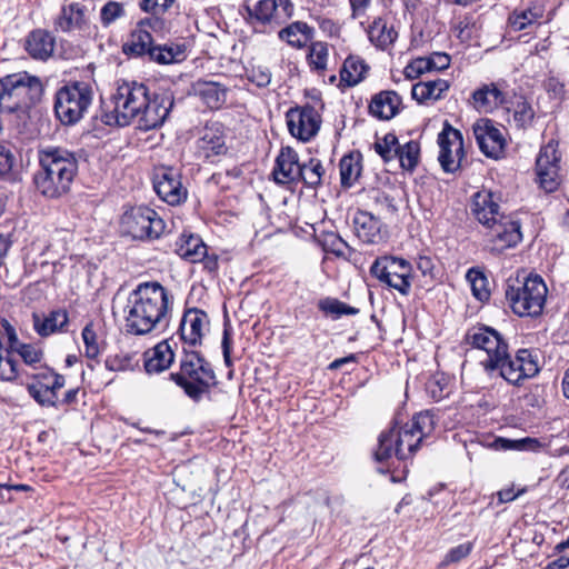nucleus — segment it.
<instances>
[{"instance_id": "46", "label": "nucleus", "mask_w": 569, "mask_h": 569, "mask_svg": "<svg viewBox=\"0 0 569 569\" xmlns=\"http://www.w3.org/2000/svg\"><path fill=\"white\" fill-rule=\"evenodd\" d=\"M408 425L425 439L435 430L436 422L433 415L429 410H426L415 415Z\"/></svg>"}, {"instance_id": "16", "label": "nucleus", "mask_w": 569, "mask_h": 569, "mask_svg": "<svg viewBox=\"0 0 569 569\" xmlns=\"http://www.w3.org/2000/svg\"><path fill=\"white\" fill-rule=\"evenodd\" d=\"M153 189L158 197L170 206H179L188 197V190L181 182V172L173 167L161 166L156 169Z\"/></svg>"}, {"instance_id": "32", "label": "nucleus", "mask_w": 569, "mask_h": 569, "mask_svg": "<svg viewBox=\"0 0 569 569\" xmlns=\"http://www.w3.org/2000/svg\"><path fill=\"white\" fill-rule=\"evenodd\" d=\"M473 106L479 112H491L507 103L506 93L497 83L483 84L472 93Z\"/></svg>"}, {"instance_id": "63", "label": "nucleus", "mask_w": 569, "mask_h": 569, "mask_svg": "<svg viewBox=\"0 0 569 569\" xmlns=\"http://www.w3.org/2000/svg\"><path fill=\"white\" fill-rule=\"evenodd\" d=\"M174 0H142L141 9L147 12H164L169 9Z\"/></svg>"}, {"instance_id": "29", "label": "nucleus", "mask_w": 569, "mask_h": 569, "mask_svg": "<svg viewBox=\"0 0 569 569\" xmlns=\"http://www.w3.org/2000/svg\"><path fill=\"white\" fill-rule=\"evenodd\" d=\"M32 322L34 331L42 338L49 337L56 332L67 331L69 316L66 309H56L47 316L41 317L39 313H32Z\"/></svg>"}, {"instance_id": "31", "label": "nucleus", "mask_w": 569, "mask_h": 569, "mask_svg": "<svg viewBox=\"0 0 569 569\" xmlns=\"http://www.w3.org/2000/svg\"><path fill=\"white\" fill-rule=\"evenodd\" d=\"M56 39L47 30L36 29L31 31L24 43L27 52L37 60H47L54 49Z\"/></svg>"}, {"instance_id": "57", "label": "nucleus", "mask_w": 569, "mask_h": 569, "mask_svg": "<svg viewBox=\"0 0 569 569\" xmlns=\"http://www.w3.org/2000/svg\"><path fill=\"white\" fill-rule=\"evenodd\" d=\"M430 72L429 62H427L426 57H419L413 59L406 68L405 76L408 79H417L422 73Z\"/></svg>"}, {"instance_id": "60", "label": "nucleus", "mask_w": 569, "mask_h": 569, "mask_svg": "<svg viewBox=\"0 0 569 569\" xmlns=\"http://www.w3.org/2000/svg\"><path fill=\"white\" fill-rule=\"evenodd\" d=\"M325 249L338 257L343 256L345 249L348 248L347 242L336 233H329L323 242Z\"/></svg>"}, {"instance_id": "39", "label": "nucleus", "mask_w": 569, "mask_h": 569, "mask_svg": "<svg viewBox=\"0 0 569 569\" xmlns=\"http://www.w3.org/2000/svg\"><path fill=\"white\" fill-rule=\"evenodd\" d=\"M29 396L41 407L58 408V396L50 390L49 383L37 381L27 386Z\"/></svg>"}, {"instance_id": "21", "label": "nucleus", "mask_w": 569, "mask_h": 569, "mask_svg": "<svg viewBox=\"0 0 569 569\" xmlns=\"http://www.w3.org/2000/svg\"><path fill=\"white\" fill-rule=\"evenodd\" d=\"M210 320L206 311L198 308L187 309L180 320L178 335L183 347L196 349L202 345L206 328Z\"/></svg>"}, {"instance_id": "24", "label": "nucleus", "mask_w": 569, "mask_h": 569, "mask_svg": "<svg viewBox=\"0 0 569 569\" xmlns=\"http://www.w3.org/2000/svg\"><path fill=\"white\" fill-rule=\"evenodd\" d=\"M301 166L297 151L291 147H282L272 170L274 181L279 184L298 182L301 177Z\"/></svg>"}, {"instance_id": "53", "label": "nucleus", "mask_w": 569, "mask_h": 569, "mask_svg": "<svg viewBox=\"0 0 569 569\" xmlns=\"http://www.w3.org/2000/svg\"><path fill=\"white\" fill-rule=\"evenodd\" d=\"M447 387L448 385L443 377L433 376L426 382V391L433 401H439L449 393Z\"/></svg>"}, {"instance_id": "14", "label": "nucleus", "mask_w": 569, "mask_h": 569, "mask_svg": "<svg viewBox=\"0 0 569 569\" xmlns=\"http://www.w3.org/2000/svg\"><path fill=\"white\" fill-rule=\"evenodd\" d=\"M465 341L472 348L486 352V358L480 360V366L483 369L495 368L500 359L499 356L509 347L508 342L498 330L485 325L469 328L465 335Z\"/></svg>"}, {"instance_id": "44", "label": "nucleus", "mask_w": 569, "mask_h": 569, "mask_svg": "<svg viewBox=\"0 0 569 569\" xmlns=\"http://www.w3.org/2000/svg\"><path fill=\"white\" fill-rule=\"evenodd\" d=\"M543 16V8L540 6H535L532 8H527L521 10L520 12H513V14L509 18L510 26L516 31L525 30L528 26L538 21Z\"/></svg>"}, {"instance_id": "25", "label": "nucleus", "mask_w": 569, "mask_h": 569, "mask_svg": "<svg viewBox=\"0 0 569 569\" xmlns=\"http://www.w3.org/2000/svg\"><path fill=\"white\" fill-rule=\"evenodd\" d=\"M192 90L203 104L211 110L221 109L227 102L229 87L220 81L198 79Z\"/></svg>"}, {"instance_id": "19", "label": "nucleus", "mask_w": 569, "mask_h": 569, "mask_svg": "<svg viewBox=\"0 0 569 569\" xmlns=\"http://www.w3.org/2000/svg\"><path fill=\"white\" fill-rule=\"evenodd\" d=\"M439 163L445 172L453 173L460 167L463 156V139L459 130L445 123L442 131L438 134Z\"/></svg>"}, {"instance_id": "45", "label": "nucleus", "mask_w": 569, "mask_h": 569, "mask_svg": "<svg viewBox=\"0 0 569 569\" xmlns=\"http://www.w3.org/2000/svg\"><path fill=\"white\" fill-rule=\"evenodd\" d=\"M308 63L313 71L323 72L327 68L328 47L327 43L317 41L311 43L307 56Z\"/></svg>"}, {"instance_id": "56", "label": "nucleus", "mask_w": 569, "mask_h": 569, "mask_svg": "<svg viewBox=\"0 0 569 569\" xmlns=\"http://www.w3.org/2000/svg\"><path fill=\"white\" fill-rule=\"evenodd\" d=\"M248 80L259 88H266L270 84L271 72L267 67H253L248 73Z\"/></svg>"}, {"instance_id": "38", "label": "nucleus", "mask_w": 569, "mask_h": 569, "mask_svg": "<svg viewBox=\"0 0 569 569\" xmlns=\"http://www.w3.org/2000/svg\"><path fill=\"white\" fill-rule=\"evenodd\" d=\"M340 180L343 187H351L360 176V154L349 153L340 160Z\"/></svg>"}, {"instance_id": "18", "label": "nucleus", "mask_w": 569, "mask_h": 569, "mask_svg": "<svg viewBox=\"0 0 569 569\" xmlns=\"http://www.w3.org/2000/svg\"><path fill=\"white\" fill-rule=\"evenodd\" d=\"M286 120L291 136L305 142L313 138L321 126L320 113L308 103L290 108L286 112Z\"/></svg>"}, {"instance_id": "50", "label": "nucleus", "mask_w": 569, "mask_h": 569, "mask_svg": "<svg viewBox=\"0 0 569 569\" xmlns=\"http://www.w3.org/2000/svg\"><path fill=\"white\" fill-rule=\"evenodd\" d=\"M14 166V153L9 147L0 143V178L4 180H12Z\"/></svg>"}, {"instance_id": "20", "label": "nucleus", "mask_w": 569, "mask_h": 569, "mask_svg": "<svg viewBox=\"0 0 569 569\" xmlns=\"http://www.w3.org/2000/svg\"><path fill=\"white\" fill-rule=\"evenodd\" d=\"M150 91L144 83L131 81H123L118 86L112 96V102L117 103L118 109L124 112L129 120L136 119L147 101Z\"/></svg>"}, {"instance_id": "54", "label": "nucleus", "mask_w": 569, "mask_h": 569, "mask_svg": "<svg viewBox=\"0 0 569 569\" xmlns=\"http://www.w3.org/2000/svg\"><path fill=\"white\" fill-rule=\"evenodd\" d=\"M371 199L377 208H379L381 211L389 213V214H396L398 211V206L395 201V198L390 194L380 191L375 190L372 191Z\"/></svg>"}, {"instance_id": "8", "label": "nucleus", "mask_w": 569, "mask_h": 569, "mask_svg": "<svg viewBox=\"0 0 569 569\" xmlns=\"http://www.w3.org/2000/svg\"><path fill=\"white\" fill-rule=\"evenodd\" d=\"M93 100L92 86L87 81H69L54 94L53 110L63 126L78 123Z\"/></svg>"}, {"instance_id": "40", "label": "nucleus", "mask_w": 569, "mask_h": 569, "mask_svg": "<svg viewBox=\"0 0 569 569\" xmlns=\"http://www.w3.org/2000/svg\"><path fill=\"white\" fill-rule=\"evenodd\" d=\"M396 158L399 160L401 168L413 171L419 162L420 144L417 141H409L403 146L395 149Z\"/></svg>"}, {"instance_id": "58", "label": "nucleus", "mask_w": 569, "mask_h": 569, "mask_svg": "<svg viewBox=\"0 0 569 569\" xmlns=\"http://www.w3.org/2000/svg\"><path fill=\"white\" fill-rule=\"evenodd\" d=\"M18 353L22 358L23 362L29 366L40 362L43 357V352L40 349L28 343H22L18 349Z\"/></svg>"}, {"instance_id": "28", "label": "nucleus", "mask_w": 569, "mask_h": 569, "mask_svg": "<svg viewBox=\"0 0 569 569\" xmlns=\"http://www.w3.org/2000/svg\"><path fill=\"white\" fill-rule=\"evenodd\" d=\"M198 149L210 162H213V158L224 154L228 148L222 128L219 124L207 126L198 140Z\"/></svg>"}, {"instance_id": "7", "label": "nucleus", "mask_w": 569, "mask_h": 569, "mask_svg": "<svg viewBox=\"0 0 569 569\" xmlns=\"http://www.w3.org/2000/svg\"><path fill=\"white\" fill-rule=\"evenodd\" d=\"M548 289L539 274H529L522 280L509 281L506 299L509 307L519 317H537L541 315Z\"/></svg>"}, {"instance_id": "33", "label": "nucleus", "mask_w": 569, "mask_h": 569, "mask_svg": "<svg viewBox=\"0 0 569 569\" xmlns=\"http://www.w3.org/2000/svg\"><path fill=\"white\" fill-rule=\"evenodd\" d=\"M449 88V81L440 78L420 81L413 84L411 96L418 103H425L429 100L437 101L443 97V93L447 92Z\"/></svg>"}, {"instance_id": "41", "label": "nucleus", "mask_w": 569, "mask_h": 569, "mask_svg": "<svg viewBox=\"0 0 569 569\" xmlns=\"http://www.w3.org/2000/svg\"><path fill=\"white\" fill-rule=\"evenodd\" d=\"M323 174L325 168L321 161L316 158H310L308 162H302L299 181H302L309 188L316 189L321 184Z\"/></svg>"}, {"instance_id": "5", "label": "nucleus", "mask_w": 569, "mask_h": 569, "mask_svg": "<svg viewBox=\"0 0 569 569\" xmlns=\"http://www.w3.org/2000/svg\"><path fill=\"white\" fill-rule=\"evenodd\" d=\"M169 379L181 388L184 395L194 402L210 393L218 385L212 365L196 349L182 347L179 358V370L171 372Z\"/></svg>"}, {"instance_id": "51", "label": "nucleus", "mask_w": 569, "mask_h": 569, "mask_svg": "<svg viewBox=\"0 0 569 569\" xmlns=\"http://www.w3.org/2000/svg\"><path fill=\"white\" fill-rule=\"evenodd\" d=\"M533 118L535 111L531 104L526 100L518 101L513 110L516 126L518 128H527L532 123Z\"/></svg>"}, {"instance_id": "13", "label": "nucleus", "mask_w": 569, "mask_h": 569, "mask_svg": "<svg viewBox=\"0 0 569 569\" xmlns=\"http://www.w3.org/2000/svg\"><path fill=\"white\" fill-rule=\"evenodd\" d=\"M246 10L254 28H274L292 17L295 6L291 0H246Z\"/></svg>"}, {"instance_id": "48", "label": "nucleus", "mask_w": 569, "mask_h": 569, "mask_svg": "<svg viewBox=\"0 0 569 569\" xmlns=\"http://www.w3.org/2000/svg\"><path fill=\"white\" fill-rule=\"evenodd\" d=\"M400 146L398 138L395 133H387L382 139L377 140L373 144L376 152L383 159L385 162H389L396 159L395 149Z\"/></svg>"}, {"instance_id": "12", "label": "nucleus", "mask_w": 569, "mask_h": 569, "mask_svg": "<svg viewBox=\"0 0 569 569\" xmlns=\"http://www.w3.org/2000/svg\"><path fill=\"white\" fill-rule=\"evenodd\" d=\"M495 368H485L489 376L498 375L511 385H519L522 380L533 377L538 373L537 361L527 349L518 350L515 358L509 353V348L501 353Z\"/></svg>"}, {"instance_id": "23", "label": "nucleus", "mask_w": 569, "mask_h": 569, "mask_svg": "<svg viewBox=\"0 0 569 569\" xmlns=\"http://www.w3.org/2000/svg\"><path fill=\"white\" fill-rule=\"evenodd\" d=\"M473 134L481 152L493 159L502 156L506 140L501 131L493 126L491 120H482L473 126Z\"/></svg>"}, {"instance_id": "15", "label": "nucleus", "mask_w": 569, "mask_h": 569, "mask_svg": "<svg viewBox=\"0 0 569 569\" xmlns=\"http://www.w3.org/2000/svg\"><path fill=\"white\" fill-rule=\"evenodd\" d=\"M144 104L137 117L139 118V129L148 131L159 128L168 119L174 106L173 92L169 89L150 92Z\"/></svg>"}, {"instance_id": "9", "label": "nucleus", "mask_w": 569, "mask_h": 569, "mask_svg": "<svg viewBox=\"0 0 569 569\" xmlns=\"http://www.w3.org/2000/svg\"><path fill=\"white\" fill-rule=\"evenodd\" d=\"M422 441L421 436L415 432L408 423L402 427L395 425L380 432L373 459L382 465H388L393 456L398 460H407L416 453Z\"/></svg>"}, {"instance_id": "61", "label": "nucleus", "mask_w": 569, "mask_h": 569, "mask_svg": "<svg viewBox=\"0 0 569 569\" xmlns=\"http://www.w3.org/2000/svg\"><path fill=\"white\" fill-rule=\"evenodd\" d=\"M472 550V543L466 542L451 548L445 559L446 563L458 562L466 558Z\"/></svg>"}, {"instance_id": "47", "label": "nucleus", "mask_w": 569, "mask_h": 569, "mask_svg": "<svg viewBox=\"0 0 569 569\" xmlns=\"http://www.w3.org/2000/svg\"><path fill=\"white\" fill-rule=\"evenodd\" d=\"M538 445H539L538 440L532 439V438L510 440V439L497 437L490 443V447L496 450H510V449L523 450V449H533Z\"/></svg>"}, {"instance_id": "55", "label": "nucleus", "mask_w": 569, "mask_h": 569, "mask_svg": "<svg viewBox=\"0 0 569 569\" xmlns=\"http://www.w3.org/2000/svg\"><path fill=\"white\" fill-rule=\"evenodd\" d=\"M82 339L84 342L86 357L94 359L99 356L100 349L97 342V333L90 325L82 329Z\"/></svg>"}, {"instance_id": "22", "label": "nucleus", "mask_w": 569, "mask_h": 569, "mask_svg": "<svg viewBox=\"0 0 569 569\" xmlns=\"http://www.w3.org/2000/svg\"><path fill=\"white\" fill-rule=\"evenodd\" d=\"M177 341L170 337L143 352V367L148 375H159L168 370L174 361Z\"/></svg>"}, {"instance_id": "3", "label": "nucleus", "mask_w": 569, "mask_h": 569, "mask_svg": "<svg viewBox=\"0 0 569 569\" xmlns=\"http://www.w3.org/2000/svg\"><path fill=\"white\" fill-rule=\"evenodd\" d=\"M39 166L33 174V183L39 193L57 199L69 192L78 172V160L73 152L48 148L40 152Z\"/></svg>"}, {"instance_id": "4", "label": "nucleus", "mask_w": 569, "mask_h": 569, "mask_svg": "<svg viewBox=\"0 0 569 569\" xmlns=\"http://www.w3.org/2000/svg\"><path fill=\"white\" fill-rule=\"evenodd\" d=\"M163 20L149 17L140 20L122 44V52L130 58H142L158 64L180 62L184 59V44H157L152 36L160 30Z\"/></svg>"}, {"instance_id": "6", "label": "nucleus", "mask_w": 569, "mask_h": 569, "mask_svg": "<svg viewBox=\"0 0 569 569\" xmlns=\"http://www.w3.org/2000/svg\"><path fill=\"white\" fill-rule=\"evenodd\" d=\"M43 93L41 80L27 71L0 78V112L27 113Z\"/></svg>"}, {"instance_id": "30", "label": "nucleus", "mask_w": 569, "mask_h": 569, "mask_svg": "<svg viewBox=\"0 0 569 569\" xmlns=\"http://www.w3.org/2000/svg\"><path fill=\"white\" fill-rule=\"evenodd\" d=\"M401 102V97L396 91H380L372 97L369 112L380 120H390L399 112Z\"/></svg>"}, {"instance_id": "62", "label": "nucleus", "mask_w": 569, "mask_h": 569, "mask_svg": "<svg viewBox=\"0 0 569 569\" xmlns=\"http://www.w3.org/2000/svg\"><path fill=\"white\" fill-rule=\"evenodd\" d=\"M429 62L430 71H441L450 66V56L445 52H433L431 56L426 57Z\"/></svg>"}, {"instance_id": "2", "label": "nucleus", "mask_w": 569, "mask_h": 569, "mask_svg": "<svg viewBox=\"0 0 569 569\" xmlns=\"http://www.w3.org/2000/svg\"><path fill=\"white\" fill-rule=\"evenodd\" d=\"M501 194L482 188L471 197L470 212L472 217L488 230L491 241L501 248L515 247L521 241V226L518 220L501 210Z\"/></svg>"}, {"instance_id": "49", "label": "nucleus", "mask_w": 569, "mask_h": 569, "mask_svg": "<svg viewBox=\"0 0 569 569\" xmlns=\"http://www.w3.org/2000/svg\"><path fill=\"white\" fill-rule=\"evenodd\" d=\"M126 16L124 4L118 1H108L100 9V21L103 27L111 26L116 20Z\"/></svg>"}, {"instance_id": "52", "label": "nucleus", "mask_w": 569, "mask_h": 569, "mask_svg": "<svg viewBox=\"0 0 569 569\" xmlns=\"http://www.w3.org/2000/svg\"><path fill=\"white\" fill-rule=\"evenodd\" d=\"M99 118L107 126L126 127L131 123L128 116L118 109L117 103H113L112 110L107 111L101 109Z\"/></svg>"}, {"instance_id": "11", "label": "nucleus", "mask_w": 569, "mask_h": 569, "mask_svg": "<svg viewBox=\"0 0 569 569\" xmlns=\"http://www.w3.org/2000/svg\"><path fill=\"white\" fill-rule=\"evenodd\" d=\"M120 227L122 232L132 239L153 240L163 233L166 224L153 209L138 206L122 214Z\"/></svg>"}, {"instance_id": "34", "label": "nucleus", "mask_w": 569, "mask_h": 569, "mask_svg": "<svg viewBox=\"0 0 569 569\" xmlns=\"http://www.w3.org/2000/svg\"><path fill=\"white\" fill-rule=\"evenodd\" d=\"M279 38L289 46L301 49L313 37V28L302 21H295L281 29L278 33Z\"/></svg>"}, {"instance_id": "36", "label": "nucleus", "mask_w": 569, "mask_h": 569, "mask_svg": "<svg viewBox=\"0 0 569 569\" xmlns=\"http://www.w3.org/2000/svg\"><path fill=\"white\" fill-rule=\"evenodd\" d=\"M207 246L202 239L194 234L182 236L181 242L178 244L177 253L184 260L196 263L203 259Z\"/></svg>"}, {"instance_id": "37", "label": "nucleus", "mask_w": 569, "mask_h": 569, "mask_svg": "<svg viewBox=\"0 0 569 569\" xmlns=\"http://www.w3.org/2000/svg\"><path fill=\"white\" fill-rule=\"evenodd\" d=\"M369 67L358 56H349L340 70V80L348 87H353L363 80Z\"/></svg>"}, {"instance_id": "64", "label": "nucleus", "mask_w": 569, "mask_h": 569, "mask_svg": "<svg viewBox=\"0 0 569 569\" xmlns=\"http://www.w3.org/2000/svg\"><path fill=\"white\" fill-rule=\"evenodd\" d=\"M199 262H202L203 269L211 276H214L219 269V258L216 253L209 254L208 250L206 256Z\"/></svg>"}, {"instance_id": "26", "label": "nucleus", "mask_w": 569, "mask_h": 569, "mask_svg": "<svg viewBox=\"0 0 569 569\" xmlns=\"http://www.w3.org/2000/svg\"><path fill=\"white\" fill-rule=\"evenodd\" d=\"M353 229L363 243L377 244L385 239L381 221L369 211L357 210L353 216Z\"/></svg>"}, {"instance_id": "10", "label": "nucleus", "mask_w": 569, "mask_h": 569, "mask_svg": "<svg viewBox=\"0 0 569 569\" xmlns=\"http://www.w3.org/2000/svg\"><path fill=\"white\" fill-rule=\"evenodd\" d=\"M369 271L381 286L395 289L402 296L410 293L412 266L408 260L395 256H381L376 258Z\"/></svg>"}, {"instance_id": "17", "label": "nucleus", "mask_w": 569, "mask_h": 569, "mask_svg": "<svg viewBox=\"0 0 569 569\" xmlns=\"http://www.w3.org/2000/svg\"><path fill=\"white\" fill-rule=\"evenodd\" d=\"M558 143L548 142L541 147L536 160V173L540 187L547 192L558 189L560 178V154L557 150Z\"/></svg>"}, {"instance_id": "1", "label": "nucleus", "mask_w": 569, "mask_h": 569, "mask_svg": "<svg viewBox=\"0 0 569 569\" xmlns=\"http://www.w3.org/2000/svg\"><path fill=\"white\" fill-rule=\"evenodd\" d=\"M172 303V295L161 283H139L129 293L123 309L126 331L134 336H144L157 328L166 327Z\"/></svg>"}, {"instance_id": "43", "label": "nucleus", "mask_w": 569, "mask_h": 569, "mask_svg": "<svg viewBox=\"0 0 569 569\" xmlns=\"http://www.w3.org/2000/svg\"><path fill=\"white\" fill-rule=\"evenodd\" d=\"M318 308L326 315H331L333 319L341 316H355L359 313V309L349 306L337 298H323L318 301Z\"/></svg>"}, {"instance_id": "42", "label": "nucleus", "mask_w": 569, "mask_h": 569, "mask_svg": "<svg viewBox=\"0 0 569 569\" xmlns=\"http://www.w3.org/2000/svg\"><path fill=\"white\" fill-rule=\"evenodd\" d=\"M466 279L470 283L473 297L481 301H488L490 298V290L488 288V279L485 273L478 268H470L467 271Z\"/></svg>"}, {"instance_id": "59", "label": "nucleus", "mask_w": 569, "mask_h": 569, "mask_svg": "<svg viewBox=\"0 0 569 569\" xmlns=\"http://www.w3.org/2000/svg\"><path fill=\"white\" fill-rule=\"evenodd\" d=\"M131 361L130 355H114L106 359L104 366L110 371H123L131 367Z\"/></svg>"}, {"instance_id": "35", "label": "nucleus", "mask_w": 569, "mask_h": 569, "mask_svg": "<svg viewBox=\"0 0 569 569\" xmlns=\"http://www.w3.org/2000/svg\"><path fill=\"white\" fill-rule=\"evenodd\" d=\"M397 31L393 27L388 26L387 21L382 18L375 19L368 29V37L371 43L382 50L391 46L397 39Z\"/></svg>"}, {"instance_id": "27", "label": "nucleus", "mask_w": 569, "mask_h": 569, "mask_svg": "<svg viewBox=\"0 0 569 569\" xmlns=\"http://www.w3.org/2000/svg\"><path fill=\"white\" fill-rule=\"evenodd\" d=\"M56 31L71 32L73 30L86 31L89 29V20L86 17V8L78 2L62 6L60 13L53 21Z\"/></svg>"}]
</instances>
